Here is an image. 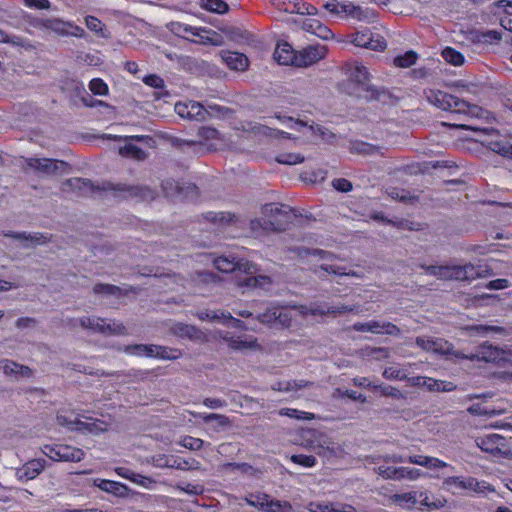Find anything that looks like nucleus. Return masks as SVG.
I'll use <instances>...</instances> for the list:
<instances>
[{
  "mask_svg": "<svg viewBox=\"0 0 512 512\" xmlns=\"http://www.w3.org/2000/svg\"><path fill=\"white\" fill-rule=\"evenodd\" d=\"M43 453L53 461L79 462L84 458L83 450L66 445H45Z\"/></svg>",
  "mask_w": 512,
  "mask_h": 512,
  "instance_id": "1a4fd4ad",
  "label": "nucleus"
},
{
  "mask_svg": "<svg viewBox=\"0 0 512 512\" xmlns=\"http://www.w3.org/2000/svg\"><path fill=\"white\" fill-rule=\"evenodd\" d=\"M109 189L116 195L122 197H138L142 200H152L156 192L148 186H131L126 184H109Z\"/></svg>",
  "mask_w": 512,
  "mask_h": 512,
  "instance_id": "2eb2a0df",
  "label": "nucleus"
},
{
  "mask_svg": "<svg viewBox=\"0 0 512 512\" xmlns=\"http://www.w3.org/2000/svg\"><path fill=\"white\" fill-rule=\"evenodd\" d=\"M172 468L178 470H198L200 468V462L194 458L183 459L180 457H172Z\"/></svg>",
  "mask_w": 512,
  "mask_h": 512,
  "instance_id": "ea45409f",
  "label": "nucleus"
},
{
  "mask_svg": "<svg viewBox=\"0 0 512 512\" xmlns=\"http://www.w3.org/2000/svg\"><path fill=\"white\" fill-rule=\"evenodd\" d=\"M442 57L447 63L454 66H461L465 61L463 54L452 47H446L443 49Z\"/></svg>",
  "mask_w": 512,
  "mask_h": 512,
  "instance_id": "a19ab883",
  "label": "nucleus"
},
{
  "mask_svg": "<svg viewBox=\"0 0 512 512\" xmlns=\"http://www.w3.org/2000/svg\"><path fill=\"white\" fill-rule=\"evenodd\" d=\"M220 337L234 350L252 349L257 346L256 339L242 340L239 337L232 336L228 332L220 334Z\"/></svg>",
  "mask_w": 512,
  "mask_h": 512,
  "instance_id": "473e14b6",
  "label": "nucleus"
},
{
  "mask_svg": "<svg viewBox=\"0 0 512 512\" xmlns=\"http://www.w3.org/2000/svg\"><path fill=\"white\" fill-rule=\"evenodd\" d=\"M204 218L212 223L218 224L219 227H224L235 221V215L229 212H207Z\"/></svg>",
  "mask_w": 512,
  "mask_h": 512,
  "instance_id": "72a5a7b5",
  "label": "nucleus"
},
{
  "mask_svg": "<svg viewBox=\"0 0 512 512\" xmlns=\"http://www.w3.org/2000/svg\"><path fill=\"white\" fill-rule=\"evenodd\" d=\"M153 348V354L151 357L164 359V360H170V359H177L180 355V352L176 349H170L164 346L160 345H154L152 344Z\"/></svg>",
  "mask_w": 512,
  "mask_h": 512,
  "instance_id": "37998d69",
  "label": "nucleus"
},
{
  "mask_svg": "<svg viewBox=\"0 0 512 512\" xmlns=\"http://www.w3.org/2000/svg\"><path fill=\"white\" fill-rule=\"evenodd\" d=\"M373 389L379 390L381 392V395H383V396H388V397H392V398H396V399L404 398L403 393L399 389H397L393 386H390V385H385V384L373 385Z\"/></svg>",
  "mask_w": 512,
  "mask_h": 512,
  "instance_id": "bf43d9fd",
  "label": "nucleus"
},
{
  "mask_svg": "<svg viewBox=\"0 0 512 512\" xmlns=\"http://www.w3.org/2000/svg\"><path fill=\"white\" fill-rule=\"evenodd\" d=\"M256 133L262 134L272 138H292L291 134L282 130L274 129L266 125L259 124L253 128Z\"/></svg>",
  "mask_w": 512,
  "mask_h": 512,
  "instance_id": "49530a36",
  "label": "nucleus"
},
{
  "mask_svg": "<svg viewBox=\"0 0 512 512\" xmlns=\"http://www.w3.org/2000/svg\"><path fill=\"white\" fill-rule=\"evenodd\" d=\"M427 101L433 106L444 111H450L471 117H481L483 110L477 106L468 103L454 95L440 90H428L425 92Z\"/></svg>",
  "mask_w": 512,
  "mask_h": 512,
  "instance_id": "7ed1b4c3",
  "label": "nucleus"
},
{
  "mask_svg": "<svg viewBox=\"0 0 512 512\" xmlns=\"http://www.w3.org/2000/svg\"><path fill=\"white\" fill-rule=\"evenodd\" d=\"M320 271H324L329 274H334L337 276H352V277H359L358 273L355 271L345 272L338 266L333 265H321L318 269L315 270L316 275L318 277H322Z\"/></svg>",
  "mask_w": 512,
  "mask_h": 512,
  "instance_id": "864d4df0",
  "label": "nucleus"
},
{
  "mask_svg": "<svg viewBox=\"0 0 512 512\" xmlns=\"http://www.w3.org/2000/svg\"><path fill=\"white\" fill-rule=\"evenodd\" d=\"M98 333L104 335H127L128 331L122 322L115 319L102 318Z\"/></svg>",
  "mask_w": 512,
  "mask_h": 512,
  "instance_id": "c756f323",
  "label": "nucleus"
},
{
  "mask_svg": "<svg viewBox=\"0 0 512 512\" xmlns=\"http://www.w3.org/2000/svg\"><path fill=\"white\" fill-rule=\"evenodd\" d=\"M431 351L445 356H452L455 358H464V354L459 351H455L453 345L448 341L441 338H433Z\"/></svg>",
  "mask_w": 512,
  "mask_h": 512,
  "instance_id": "7c9ffc66",
  "label": "nucleus"
},
{
  "mask_svg": "<svg viewBox=\"0 0 512 512\" xmlns=\"http://www.w3.org/2000/svg\"><path fill=\"white\" fill-rule=\"evenodd\" d=\"M45 466L44 459H33L18 468L15 475L19 481L33 480L44 470Z\"/></svg>",
  "mask_w": 512,
  "mask_h": 512,
  "instance_id": "aec40b11",
  "label": "nucleus"
},
{
  "mask_svg": "<svg viewBox=\"0 0 512 512\" xmlns=\"http://www.w3.org/2000/svg\"><path fill=\"white\" fill-rule=\"evenodd\" d=\"M32 24L35 28L50 30L56 35L62 37L72 36L76 38H83L85 36L83 28L71 21H65L61 18H36Z\"/></svg>",
  "mask_w": 512,
  "mask_h": 512,
  "instance_id": "423d86ee",
  "label": "nucleus"
},
{
  "mask_svg": "<svg viewBox=\"0 0 512 512\" xmlns=\"http://www.w3.org/2000/svg\"><path fill=\"white\" fill-rule=\"evenodd\" d=\"M94 485L100 490L117 497H126L129 492V488L125 484L113 480L98 478L94 480Z\"/></svg>",
  "mask_w": 512,
  "mask_h": 512,
  "instance_id": "5701e85b",
  "label": "nucleus"
},
{
  "mask_svg": "<svg viewBox=\"0 0 512 512\" xmlns=\"http://www.w3.org/2000/svg\"><path fill=\"white\" fill-rule=\"evenodd\" d=\"M5 237H10L18 241H25L27 244L25 248L35 245H41L48 241V236L39 232L27 233V232H7L4 234Z\"/></svg>",
  "mask_w": 512,
  "mask_h": 512,
  "instance_id": "a878e982",
  "label": "nucleus"
},
{
  "mask_svg": "<svg viewBox=\"0 0 512 512\" xmlns=\"http://www.w3.org/2000/svg\"><path fill=\"white\" fill-rule=\"evenodd\" d=\"M417 504L428 510H437L445 507L447 500L442 496L431 495L429 491H416Z\"/></svg>",
  "mask_w": 512,
  "mask_h": 512,
  "instance_id": "b1692460",
  "label": "nucleus"
},
{
  "mask_svg": "<svg viewBox=\"0 0 512 512\" xmlns=\"http://www.w3.org/2000/svg\"><path fill=\"white\" fill-rule=\"evenodd\" d=\"M170 332L179 338L189 339L192 341L201 340L204 337L202 331H200L197 327L181 322L172 324L170 327Z\"/></svg>",
  "mask_w": 512,
  "mask_h": 512,
  "instance_id": "4be33fe9",
  "label": "nucleus"
},
{
  "mask_svg": "<svg viewBox=\"0 0 512 512\" xmlns=\"http://www.w3.org/2000/svg\"><path fill=\"white\" fill-rule=\"evenodd\" d=\"M266 512H293L292 506L287 501L272 500L268 497L267 505L265 507Z\"/></svg>",
  "mask_w": 512,
  "mask_h": 512,
  "instance_id": "de8ad7c7",
  "label": "nucleus"
},
{
  "mask_svg": "<svg viewBox=\"0 0 512 512\" xmlns=\"http://www.w3.org/2000/svg\"><path fill=\"white\" fill-rule=\"evenodd\" d=\"M393 499L400 506H402L403 508H406L408 510L414 509L417 505L416 491L395 494L393 496Z\"/></svg>",
  "mask_w": 512,
  "mask_h": 512,
  "instance_id": "4c0bfd02",
  "label": "nucleus"
},
{
  "mask_svg": "<svg viewBox=\"0 0 512 512\" xmlns=\"http://www.w3.org/2000/svg\"><path fill=\"white\" fill-rule=\"evenodd\" d=\"M172 455L159 454L152 456L148 462L157 468H172Z\"/></svg>",
  "mask_w": 512,
  "mask_h": 512,
  "instance_id": "052dcab7",
  "label": "nucleus"
},
{
  "mask_svg": "<svg viewBox=\"0 0 512 512\" xmlns=\"http://www.w3.org/2000/svg\"><path fill=\"white\" fill-rule=\"evenodd\" d=\"M478 446L485 452L506 454L508 451L506 439L499 434H488L478 440Z\"/></svg>",
  "mask_w": 512,
  "mask_h": 512,
  "instance_id": "a211bd4d",
  "label": "nucleus"
},
{
  "mask_svg": "<svg viewBox=\"0 0 512 512\" xmlns=\"http://www.w3.org/2000/svg\"><path fill=\"white\" fill-rule=\"evenodd\" d=\"M153 347L152 344H133V345H127L123 346V348H120L121 351L128 355L132 356H146L151 357L153 354Z\"/></svg>",
  "mask_w": 512,
  "mask_h": 512,
  "instance_id": "e433bc0d",
  "label": "nucleus"
},
{
  "mask_svg": "<svg viewBox=\"0 0 512 512\" xmlns=\"http://www.w3.org/2000/svg\"><path fill=\"white\" fill-rule=\"evenodd\" d=\"M438 280L471 281L486 276L487 270L471 263L465 265H438Z\"/></svg>",
  "mask_w": 512,
  "mask_h": 512,
  "instance_id": "39448f33",
  "label": "nucleus"
},
{
  "mask_svg": "<svg viewBox=\"0 0 512 512\" xmlns=\"http://www.w3.org/2000/svg\"><path fill=\"white\" fill-rule=\"evenodd\" d=\"M62 191H78L81 194H88L94 190V185L89 179L85 178H70L62 184Z\"/></svg>",
  "mask_w": 512,
  "mask_h": 512,
  "instance_id": "cd10ccee",
  "label": "nucleus"
},
{
  "mask_svg": "<svg viewBox=\"0 0 512 512\" xmlns=\"http://www.w3.org/2000/svg\"><path fill=\"white\" fill-rule=\"evenodd\" d=\"M57 423L60 426L67 427L70 431H76L75 427H78L79 418L71 415L59 413L56 417Z\"/></svg>",
  "mask_w": 512,
  "mask_h": 512,
  "instance_id": "4d7b16f0",
  "label": "nucleus"
},
{
  "mask_svg": "<svg viewBox=\"0 0 512 512\" xmlns=\"http://www.w3.org/2000/svg\"><path fill=\"white\" fill-rule=\"evenodd\" d=\"M351 150L365 155H373L378 152L379 148L369 143L355 142L352 144Z\"/></svg>",
  "mask_w": 512,
  "mask_h": 512,
  "instance_id": "774afa93",
  "label": "nucleus"
},
{
  "mask_svg": "<svg viewBox=\"0 0 512 512\" xmlns=\"http://www.w3.org/2000/svg\"><path fill=\"white\" fill-rule=\"evenodd\" d=\"M357 332H370L373 334H386L391 336L400 335V328L388 321L370 320L367 322H356L352 326Z\"/></svg>",
  "mask_w": 512,
  "mask_h": 512,
  "instance_id": "4468645a",
  "label": "nucleus"
},
{
  "mask_svg": "<svg viewBox=\"0 0 512 512\" xmlns=\"http://www.w3.org/2000/svg\"><path fill=\"white\" fill-rule=\"evenodd\" d=\"M277 119H279L283 124H285L288 128L292 130H299L301 127H309V130L312 132V134L316 133H322L320 126H314V125H308V122H305L303 120H295L292 117L287 116H276Z\"/></svg>",
  "mask_w": 512,
  "mask_h": 512,
  "instance_id": "f704fd0d",
  "label": "nucleus"
},
{
  "mask_svg": "<svg viewBox=\"0 0 512 512\" xmlns=\"http://www.w3.org/2000/svg\"><path fill=\"white\" fill-rule=\"evenodd\" d=\"M169 28L175 35L188 40H193V37L203 39L202 33L208 32L205 28H196L181 22H171Z\"/></svg>",
  "mask_w": 512,
  "mask_h": 512,
  "instance_id": "393cba45",
  "label": "nucleus"
},
{
  "mask_svg": "<svg viewBox=\"0 0 512 512\" xmlns=\"http://www.w3.org/2000/svg\"><path fill=\"white\" fill-rule=\"evenodd\" d=\"M366 460L369 463L377 464L380 461H383L386 464L389 463H404L407 462V457H404L402 455L398 454H386V455H379V456H368Z\"/></svg>",
  "mask_w": 512,
  "mask_h": 512,
  "instance_id": "a18cd8bd",
  "label": "nucleus"
},
{
  "mask_svg": "<svg viewBox=\"0 0 512 512\" xmlns=\"http://www.w3.org/2000/svg\"><path fill=\"white\" fill-rule=\"evenodd\" d=\"M90 91L99 96H105L108 94V86L107 84L100 78H94L89 83Z\"/></svg>",
  "mask_w": 512,
  "mask_h": 512,
  "instance_id": "e2e57ef3",
  "label": "nucleus"
},
{
  "mask_svg": "<svg viewBox=\"0 0 512 512\" xmlns=\"http://www.w3.org/2000/svg\"><path fill=\"white\" fill-rule=\"evenodd\" d=\"M374 471L385 480L397 481L399 467L389 466L385 463L376 467Z\"/></svg>",
  "mask_w": 512,
  "mask_h": 512,
  "instance_id": "8fccbe9b",
  "label": "nucleus"
},
{
  "mask_svg": "<svg viewBox=\"0 0 512 512\" xmlns=\"http://www.w3.org/2000/svg\"><path fill=\"white\" fill-rule=\"evenodd\" d=\"M220 57L231 70L245 71L249 65L248 57L243 53L221 51Z\"/></svg>",
  "mask_w": 512,
  "mask_h": 512,
  "instance_id": "412c9836",
  "label": "nucleus"
},
{
  "mask_svg": "<svg viewBox=\"0 0 512 512\" xmlns=\"http://www.w3.org/2000/svg\"><path fill=\"white\" fill-rule=\"evenodd\" d=\"M195 315L202 321L209 320L223 324L226 323V319H232L231 313L224 310L204 309L197 311Z\"/></svg>",
  "mask_w": 512,
  "mask_h": 512,
  "instance_id": "2f4dec72",
  "label": "nucleus"
},
{
  "mask_svg": "<svg viewBox=\"0 0 512 512\" xmlns=\"http://www.w3.org/2000/svg\"><path fill=\"white\" fill-rule=\"evenodd\" d=\"M178 443H179V445H181L182 447H184L186 449H189L192 451H197V450H200L204 446L205 442L200 438H195L192 436H183L180 438Z\"/></svg>",
  "mask_w": 512,
  "mask_h": 512,
  "instance_id": "6e6d98bb",
  "label": "nucleus"
},
{
  "mask_svg": "<svg viewBox=\"0 0 512 512\" xmlns=\"http://www.w3.org/2000/svg\"><path fill=\"white\" fill-rule=\"evenodd\" d=\"M292 215L287 206L269 203L262 208V217L250 221V229L255 236L285 230Z\"/></svg>",
  "mask_w": 512,
  "mask_h": 512,
  "instance_id": "f03ea898",
  "label": "nucleus"
},
{
  "mask_svg": "<svg viewBox=\"0 0 512 512\" xmlns=\"http://www.w3.org/2000/svg\"><path fill=\"white\" fill-rule=\"evenodd\" d=\"M85 420H79L76 431L99 434L107 430V424L104 421L92 417H84Z\"/></svg>",
  "mask_w": 512,
  "mask_h": 512,
  "instance_id": "c85d7f7f",
  "label": "nucleus"
},
{
  "mask_svg": "<svg viewBox=\"0 0 512 512\" xmlns=\"http://www.w3.org/2000/svg\"><path fill=\"white\" fill-rule=\"evenodd\" d=\"M309 510L311 512H356L355 508L352 506H335L333 504L323 503H310Z\"/></svg>",
  "mask_w": 512,
  "mask_h": 512,
  "instance_id": "c9c22d12",
  "label": "nucleus"
},
{
  "mask_svg": "<svg viewBox=\"0 0 512 512\" xmlns=\"http://www.w3.org/2000/svg\"><path fill=\"white\" fill-rule=\"evenodd\" d=\"M119 154L122 156L132 157L138 160H142L145 158V152L136 145L126 144L123 147L119 148Z\"/></svg>",
  "mask_w": 512,
  "mask_h": 512,
  "instance_id": "5fc2aeb1",
  "label": "nucleus"
},
{
  "mask_svg": "<svg viewBox=\"0 0 512 512\" xmlns=\"http://www.w3.org/2000/svg\"><path fill=\"white\" fill-rule=\"evenodd\" d=\"M200 6L209 12L217 14H224L229 10L228 4L223 0H201Z\"/></svg>",
  "mask_w": 512,
  "mask_h": 512,
  "instance_id": "58836bf2",
  "label": "nucleus"
},
{
  "mask_svg": "<svg viewBox=\"0 0 512 512\" xmlns=\"http://www.w3.org/2000/svg\"><path fill=\"white\" fill-rule=\"evenodd\" d=\"M358 306H348V305H339V306H329L326 303H311L309 305H300L297 310L303 315H312V316H324V315H333L336 316L338 314H343L347 312L356 311Z\"/></svg>",
  "mask_w": 512,
  "mask_h": 512,
  "instance_id": "9d476101",
  "label": "nucleus"
},
{
  "mask_svg": "<svg viewBox=\"0 0 512 512\" xmlns=\"http://www.w3.org/2000/svg\"><path fill=\"white\" fill-rule=\"evenodd\" d=\"M267 499V494H251L245 498V501L250 506L260 508L261 510H265V507L267 505Z\"/></svg>",
  "mask_w": 512,
  "mask_h": 512,
  "instance_id": "338daca9",
  "label": "nucleus"
},
{
  "mask_svg": "<svg viewBox=\"0 0 512 512\" xmlns=\"http://www.w3.org/2000/svg\"><path fill=\"white\" fill-rule=\"evenodd\" d=\"M350 37L351 43L358 47L382 51L387 46L385 39L381 35L372 33L368 28L358 30Z\"/></svg>",
  "mask_w": 512,
  "mask_h": 512,
  "instance_id": "f8f14e48",
  "label": "nucleus"
},
{
  "mask_svg": "<svg viewBox=\"0 0 512 512\" xmlns=\"http://www.w3.org/2000/svg\"><path fill=\"white\" fill-rule=\"evenodd\" d=\"M281 416H287L298 420H312L315 418L313 413L301 411L293 408H282L279 411Z\"/></svg>",
  "mask_w": 512,
  "mask_h": 512,
  "instance_id": "603ef678",
  "label": "nucleus"
},
{
  "mask_svg": "<svg viewBox=\"0 0 512 512\" xmlns=\"http://www.w3.org/2000/svg\"><path fill=\"white\" fill-rule=\"evenodd\" d=\"M327 49L323 45H311L297 53L295 66L307 67L323 59Z\"/></svg>",
  "mask_w": 512,
  "mask_h": 512,
  "instance_id": "f3484780",
  "label": "nucleus"
},
{
  "mask_svg": "<svg viewBox=\"0 0 512 512\" xmlns=\"http://www.w3.org/2000/svg\"><path fill=\"white\" fill-rule=\"evenodd\" d=\"M175 112L181 117L195 121H205L209 111L199 102L188 101L175 104Z\"/></svg>",
  "mask_w": 512,
  "mask_h": 512,
  "instance_id": "dca6fc26",
  "label": "nucleus"
},
{
  "mask_svg": "<svg viewBox=\"0 0 512 512\" xmlns=\"http://www.w3.org/2000/svg\"><path fill=\"white\" fill-rule=\"evenodd\" d=\"M423 473L421 470L411 467H404L399 466V472L397 481L401 480H409V481H415L422 477Z\"/></svg>",
  "mask_w": 512,
  "mask_h": 512,
  "instance_id": "3c124183",
  "label": "nucleus"
},
{
  "mask_svg": "<svg viewBox=\"0 0 512 512\" xmlns=\"http://www.w3.org/2000/svg\"><path fill=\"white\" fill-rule=\"evenodd\" d=\"M22 168L25 172L33 170L41 175L53 176L66 173L69 165L62 160L27 157L23 158Z\"/></svg>",
  "mask_w": 512,
  "mask_h": 512,
  "instance_id": "0eeeda50",
  "label": "nucleus"
},
{
  "mask_svg": "<svg viewBox=\"0 0 512 512\" xmlns=\"http://www.w3.org/2000/svg\"><path fill=\"white\" fill-rule=\"evenodd\" d=\"M298 307L299 306H294L290 309L279 307V312H277V316H278L277 323H279L282 326L288 327L291 324L293 314H298V315L304 316L297 310Z\"/></svg>",
  "mask_w": 512,
  "mask_h": 512,
  "instance_id": "c03bdc74",
  "label": "nucleus"
},
{
  "mask_svg": "<svg viewBox=\"0 0 512 512\" xmlns=\"http://www.w3.org/2000/svg\"><path fill=\"white\" fill-rule=\"evenodd\" d=\"M120 288L118 286L112 284H95L93 287V292L95 294H103V295H114L117 296L120 294Z\"/></svg>",
  "mask_w": 512,
  "mask_h": 512,
  "instance_id": "69168bd1",
  "label": "nucleus"
},
{
  "mask_svg": "<svg viewBox=\"0 0 512 512\" xmlns=\"http://www.w3.org/2000/svg\"><path fill=\"white\" fill-rule=\"evenodd\" d=\"M215 267L224 273L235 271L244 272L245 278L238 279V285L247 289H269L272 284V279L265 275H254L258 270L256 266L249 261L243 259H236L232 256H220L214 260Z\"/></svg>",
  "mask_w": 512,
  "mask_h": 512,
  "instance_id": "f257e3e1",
  "label": "nucleus"
},
{
  "mask_svg": "<svg viewBox=\"0 0 512 512\" xmlns=\"http://www.w3.org/2000/svg\"><path fill=\"white\" fill-rule=\"evenodd\" d=\"M276 161L280 164L295 165L302 163L304 157L297 153H283L277 156Z\"/></svg>",
  "mask_w": 512,
  "mask_h": 512,
  "instance_id": "680f3d73",
  "label": "nucleus"
},
{
  "mask_svg": "<svg viewBox=\"0 0 512 512\" xmlns=\"http://www.w3.org/2000/svg\"><path fill=\"white\" fill-rule=\"evenodd\" d=\"M442 488L452 494H458L463 491L481 492V483L473 477H446L442 482Z\"/></svg>",
  "mask_w": 512,
  "mask_h": 512,
  "instance_id": "9b49d317",
  "label": "nucleus"
},
{
  "mask_svg": "<svg viewBox=\"0 0 512 512\" xmlns=\"http://www.w3.org/2000/svg\"><path fill=\"white\" fill-rule=\"evenodd\" d=\"M340 15H345L358 21H370L375 18V13L371 9H363L350 1H339Z\"/></svg>",
  "mask_w": 512,
  "mask_h": 512,
  "instance_id": "6ab92c4d",
  "label": "nucleus"
},
{
  "mask_svg": "<svg viewBox=\"0 0 512 512\" xmlns=\"http://www.w3.org/2000/svg\"><path fill=\"white\" fill-rule=\"evenodd\" d=\"M311 436L312 438L309 440V447L316 452L317 455L327 460L343 456L344 449L341 445L332 441L327 435L313 431Z\"/></svg>",
  "mask_w": 512,
  "mask_h": 512,
  "instance_id": "6e6552de",
  "label": "nucleus"
},
{
  "mask_svg": "<svg viewBox=\"0 0 512 512\" xmlns=\"http://www.w3.org/2000/svg\"><path fill=\"white\" fill-rule=\"evenodd\" d=\"M348 78L349 81L355 85L356 95L358 97L378 100L386 93L384 90H379L370 83V73L368 69L360 63L350 66Z\"/></svg>",
  "mask_w": 512,
  "mask_h": 512,
  "instance_id": "20e7f679",
  "label": "nucleus"
},
{
  "mask_svg": "<svg viewBox=\"0 0 512 512\" xmlns=\"http://www.w3.org/2000/svg\"><path fill=\"white\" fill-rule=\"evenodd\" d=\"M383 377L387 380H405L407 373L396 366H391L384 369Z\"/></svg>",
  "mask_w": 512,
  "mask_h": 512,
  "instance_id": "0e129e2a",
  "label": "nucleus"
},
{
  "mask_svg": "<svg viewBox=\"0 0 512 512\" xmlns=\"http://www.w3.org/2000/svg\"><path fill=\"white\" fill-rule=\"evenodd\" d=\"M161 187H162L163 193L167 197L172 198V197H176L179 194H181V188H180L178 182H176L173 179H167V180L163 181L161 184Z\"/></svg>",
  "mask_w": 512,
  "mask_h": 512,
  "instance_id": "13d9d810",
  "label": "nucleus"
},
{
  "mask_svg": "<svg viewBox=\"0 0 512 512\" xmlns=\"http://www.w3.org/2000/svg\"><path fill=\"white\" fill-rule=\"evenodd\" d=\"M273 57L280 65H295L297 54L290 44L281 43L277 45Z\"/></svg>",
  "mask_w": 512,
  "mask_h": 512,
  "instance_id": "bb28decb",
  "label": "nucleus"
},
{
  "mask_svg": "<svg viewBox=\"0 0 512 512\" xmlns=\"http://www.w3.org/2000/svg\"><path fill=\"white\" fill-rule=\"evenodd\" d=\"M418 59V54L413 51H407L403 55H398L394 58L393 63L395 66L400 68H408L416 63Z\"/></svg>",
  "mask_w": 512,
  "mask_h": 512,
  "instance_id": "79ce46f5",
  "label": "nucleus"
},
{
  "mask_svg": "<svg viewBox=\"0 0 512 512\" xmlns=\"http://www.w3.org/2000/svg\"><path fill=\"white\" fill-rule=\"evenodd\" d=\"M191 281L195 286L200 287L206 284H213L217 282V276L211 272H196L191 277Z\"/></svg>",
  "mask_w": 512,
  "mask_h": 512,
  "instance_id": "09e8293b",
  "label": "nucleus"
},
{
  "mask_svg": "<svg viewBox=\"0 0 512 512\" xmlns=\"http://www.w3.org/2000/svg\"><path fill=\"white\" fill-rule=\"evenodd\" d=\"M463 359L494 362L500 364L508 360V354L504 350L486 342L481 344L475 353H471L470 355L464 354Z\"/></svg>",
  "mask_w": 512,
  "mask_h": 512,
  "instance_id": "ddd939ff",
  "label": "nucleus"
}]
</instances>
